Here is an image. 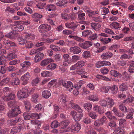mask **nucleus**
<instances>
[{
	"label": "nucleus",
	"mask_w": 134,
	"mask_h": 134,
	"mask_svg": "<svg viewBox=\"0 0 134 134\" xmlns=\"http://www.w3.org/2000/svg\"><path fill=\"white\" fill-rule=\"evenodd\" d=\"M41 75L42 76L48 77L50 76V72L46 71H43L41 73Z\"/></svg>",
	"instance_id": "680f3d73"
},
{
	"label": "nucleus",
	"mask_w": 134,
	"mask_h": 134,
	"mask_svg": "<svg viewBox=\"0 0 134 134\" xmlns=\"http://www.w3.org/2000/svg\"><path fill=\"white\" fill-rule=\"evenodd\" d=\"M54 62L53 60L51 58H48L46 59L43 60L41 63V65L42 66H44L48 64L49 63Z\"/></svg>",
	"instance_id": "6ab92c4d"
},
{
	"label": "nucleus",
	"mask_w": 134,
	"mask_h": 134,
	"mask_svg": "<svg viewBox=\"0 0 134 134\" xmlns=\"http://www.w3.org/2000/svg\"><path fill=\"white\" fill-rule=\"evenodd\" d=\"M70 52L74 54H78L80 53L82 49L77 46H75L71 47L69 49Z\"/></svg>",
	"instance_id": "2eb2a0df"
},
{
	"label": "nucleus",
	"mask_w": 134,
	"mask_h": 134,
	"mask_svg": "<svg viewBox=\"0 0 134 134\" xmlns=\"http://www.w3.org/2000/svg\"><path fill=\"white\" fill-rule=\"evenodd\" d=\"M88 99L90 100L93 102L98 101L99 100V98L98 96L96 95H92L89 97Z\"/></svg>",
	"instance_id": "2f4dec72"
},
{
	"label": "nucleus",
	"mask_w": 134,
	"mask_h": 134,
	"mask_svg": "<svg viewBox=\"0 0 134 134\" xmlns=\"http://www.w3.org/2000/svg\"><path fill=\"white\" fill-rule=\"evenodd\" d=\"M39 96L38 93H35L32 96L31 101L33 102L36 103L37 102V98Z\"/></svg>",
	"instance_id": "ea45409f"
},
{
	"label": "nucleus",
	"mask_w": 134,
	"mask_h": 134,
	"mask_svg": "<svg viewBox=\"0 0 134 134\" xmlns=\"http://www.w3.org/2000/svg\"><path fill=\"white\" fill-rule=\"evenodd\" d=\"M88 134H97L96 132L93 130V129L90 126H87L86 128Z\"/></svg>",
	"instance_id": "5701e85b"
},
{
	"label": "nucleus",
	"mask_w": 134,
	"mask_h": 134,
	"mask_svg": "<svg viewBox=\"0 0 134 134\" xmlns=\"http://www.w3.org/2000/svg\"><path fill=\"white\" fill-rule=\"evenodd\" d=\"M83 107L86 110L89 111L91 109L92 105L90 103H86L84 104Z\"/></svg>",
	"instance_id": "e433bc0d"
},
{
	"label": "nucleus",
	"mask_w": 134,
	"mask_h": 134,
	"mask_svg": "<svg viewBox=\"0 0 134 134\" xmlns=\"http://www.w3.org/2000/svg\"><path fill=\"white\" fill-rule=\"evenodd\" d=\"M82 56L84 58H87L90 57L91 55L89 51H86L83 52Z\"/></svg>",
	"instance_id": "79ce46f5"
},
{
	"label": "nucleus",
	"mask_w": 134,
	"mask_h": 134,
	"mask_svg": "<svg viewBox=\"0 0 134 134\" xmlns=\"http://www.w3.org/2000/svg\"><path fill=\"white\" fill-rule=\"evenodd\" d=\"M66 3V2L65 1L61 0L59 1L56 3V4L58 6L60 7L64 6Z\"/></svg>",
	"instance_id": "864d4df0"
},
{
	"label": "nucleus",
	"mask_w": 134,
	"mask_h": 134,
	"mask_svg": "<svg viewBox=\"0 0 134 134\" xmlns=\"http://www.w3.org/2000/svg\"><path fill=\"white\" fill-rule=\"evenodd\" d=\"M12 29L14 31H20L24 29V27L22 25L18 24L13 26Z\"/></svg>",
	"instance_id": "dca6fc26"
},
{
	"label": "nucleus",
	"mask_w": 134,
	"mask_h": 134,
	"mask_svg": "<svg viewBox=\"0 0 134 134\" xmlns=\"http://www.w3.org/2000/svg\"><path fill=\"white\" fill-rule=\"evenodd\" d=\"M83 121L85 123L87 124H90L91 122V119L88 117L84 118Z\"/></svg>",
	"instance_id": "338daca9"
},
{
	"label": "nucleus",
	"mask_w": 134,
	"mask_h": 134,
	"mask_svg": "<svg viewBox=\"0 0 134 134\" xmlns=\"http://www.w3.org/2000/svg\"><path fill=\"white\" fill-rule=\"evenodd\" d=\"M28 127V125L27 124L23 123L22 124L19 125L18 126L15 127L11 130V132L13 133H14L19 132L23 131L24 129H25L26 125Z\"/></svg>",
	"instance_id": "39448f33"
},
{
	"label": "nucleus",
	"mask_w": 134,
	"mask_h": 134,
	"mask_svg": "<svg viewBox=\"0 0 134 134\" xmlns=\"http://www.w3.org/2000/svg\"><path fill=\"white\" fill-rule=\"evenodd\" d=\"M78 16L79 18L82 21L81 22L80 21L79 23H80L82 24H83L84 25H87L88 24V23L87 22L84 21H83L85 20L84 16H85V14L81 10H79L77 13Z\"/></svg>",
	"instance_id": "423d86ee"
},
{
	"label": "nucleus",
	"mask_w": 134,
	"mask_h": 134,
	"mask_svg": "<svg viewBox=\"0 0 134 134\" xmlns=\"http://www.w3.org/2000/svg\"><path fill=\"white\" fill-rule=\"evenodd\" d=\"M40 29L39 31L42 33H44L50 30L51 26L47 24H44L41 25L39 27Z\"/></svg>",
	"instance_id": "1a4fd4ad"
},
{
	"label": "nucleus",
	"mask_w": 134,
	"mask_h": 134,
	"mask_svg": "<svg viewBox=\"0 0 134 134\" xmlns=\"http://www.w3.org/2000/svg\"><path fill=\"white\" fill-rule=\"evenodd\" d=\"M113 55L111 52H108L104 53L101 55V57L103 59H105L111 58Z\"/></svg>",
	"instance_id": "412c9836"
},
{
	"label": "nucleus",
	"mask_w": 134,
	"mask_h": 134,
	"mask_svg": "<svg viewBox=\"0 0 134 134\" xmlns=\"http://www.w3.org/2000/svg\"><path fill=\"white\" fill-rule=\"evenodd\" d=\"M24 34L25 35V37L27 39L34 40L35 38V36L32 33L29 34L27 32H24Z\"/></svg>",
	"instance_id": "bb28decb"
},
{
	"label": "nucleus",
	"mask_w": 134,
	"mask_h": 134,
	"mask_svg": "<svg viewBox=\"0 0 134 134\" xmlns=\"http://www.w3.org/2000/svg\"><path fill=\"white\" fill-rule=\"evenodd\" d=\"M111 64L110 63L109 61H99L96 64V67L97 68H99L104 65H110Z\"/></svg>",
	"instance_id": "9b49d317"
},
{
	"label": "nucleus",
	"mask_w": 134,
	"mask_h": 134,
	"mask_svg": "<svg viewBox=\"0 0 134 134\" xmlns=\"http://www.w3.org/2000/svg\"><path fill=\"white\" fill-rule=\"evenodd\" d=\"M109 26L111 29H118L121 27L120 24L116 22H113Z\"/></svg>",
	"instance_id": "4be33fe9"
},
{
	"label": "nucleus",
	"mask_w": 134,
	"mask_h": 134,
	"mask_svg": "<svg viewBox=\"0 0 134 134\" xmlns=\"http://www.w3.org/2000/svg\"><path fill=\"white\" fill-rule=\"evenodd\" d=\"M80 59V57L77 55H74L72 57V59L70 60L71 63H75Z\"/></svg>",
	"instance_id": "c03bdc74"
},
{
	"label": "nucleus",
	"mask_w": 134,
	"mask_h": 134,
	"mask_svg": "<svg viewBox=\"0 0 134 134\" xmlns=\"http://www.w3.org/2000/svg\"><path fill=\"white\" fill-rule=\"evenodd\" d=\"M86 12L87 13L88 16L89 17L92 16L93 15H95L96 14H98V11L96 12L90 10H87Z\"/></svg>",
	"instance_id": "a18cd8bd"
},
{
	"label": "nucleus",
	"mask_w": 134,
	"mask_h": 134,
	"mask_svg": "<svg viewBox=\"0 0 134 134\" xmlns=\"http://www.w3.org/2000/svg\"><path fill=\"white\" fill-rule=\"evenodd\" d=\"M69 122L68 120H65L62 121L60 123H59V126L60 127V132L61 133H63L69 131V129L67 130L65 129L69 124Z\"/></svg>",
	"instance_id": "20e7f679"
},
{
	"label": "nucleus",
	"mask_w": 134,
	"mask_h": 134,
	"mask_svg": "<svg viewBox=\"0 0 134 134\" xmlns=\"http://www.w3.org/2000/svg\"><path fill=\"white\" fill-rule=\"evenodd\" d=\"M99 122L101 125H102L107 122V120L106 117L103 116L100 119Z\"/></svg>",
	"instance_id": "3c124183"
},
{
	"label": "nucleus",
	"mask_w": 134,
	"mask_h": 134,
	"mask_svg": "<svg viewBox=\"0 0 134 134\" xmlns=\"http://www.w3.org/2000/svg\"><path fill=\"white\" fill-rule=\"evenodd\" d=\"M113 134H125L124 131L122 129L114 130Z\"/></svg>",
	"instance_id": "bf43d9fd"
},
{
	"label": "nucleus",
	"mask_w": 134,
	"mask_h": 134,
	"mask_svg": "<svg viewBox=\"0 0 134 134\" xmlns=\"http://www.w3.org/2000/svg\"><path fill=\"white\" fill-rule=\"evenodd\" d=\"M119 123L121 127L122 128L125 127L124 125L126 123L125 120L124 119H121L119 120Z\"/></svg>",
	"instance_id": "58836bf2"
},
{
	"label": "nucleus",
	"mask_w": 134,
	"mask_h": 134,
	"mask_svg": "<svg viewBox=\"0 0 134 134\" xmlns=\"http://www.w3.org/2000/svg\"><path fill=\"white\" fill-rule=\"evenodd\" d=\"M16 14L17 15L20 16H25L26 18H29V15L24 12H23L21 11H19L16 12Z\"/></svg>",
	"instance_id": "f704fd0d"
},
{
	"label": "nucleus",
	"mask_w": 134,
	"mask_h": 134,
	"mask_svg": "<svg viewBox=\"0 0 134 134\" xmlns=\"http://www.w3.org/2000/svg\"><path fill=\"white\" fill-rule=\"evenodd\" d=\"M18 40L19 44L21 45L25 44L26 41V40L20 37L18 38Z\"/></svg>",
	"instance_id": "13d9d810"
},
{
	"label": "nucleus",
	"mask_w": 134,
	"mask_h": 134,
	"mask_svg": "<svg viewBox=\"0 0 134 134\" xmlns=\"http://www.w3.org/2000/svg\"><path fill=\"white\" fill-rule=\"evenodd\" d=\"M81 128L80 124L77 122L75 124L72 125L71 127L69 129V131H71L73 132H77L80 130Z\"/></svg>",
	"instance_id": "6e6552de"
},
{
	"label": "nucleus",
	"mask_w": 134,
	"mask_h": 134,
	"mask_svg": "<svg viewBox=\"0 0 134 134\" xmlns=\"http://www.w3.org/2000/svg\"><path fill=\"white\" fill-rule=\"evenodd\" d=\"M66 27L68 28L72 29L74 31L75 30L78 26V25L74 22L71 23L67 22L65 24Z\"/></svg>",
	"instance_id": "4468645a"
},
{
	"label": "nucleus",
	"mask_w": 134,
	"mask_h": 134,
	"mask_svg": "<svg viewBox=\"0 0 134 134\" xmlns=\"http://www.w3.org/2000/svg\"><path fill=\"white\" fill-rule=\"evenodd\" d=\"M23 115L25 120L30 119L31 118V114L27 112L24 113Z\"/></svg>",
	"instance_id": "774afa93"
},
{
	"label": "nucleus",
	"mask_w": 134,
	"mask_h": 134,
	"mask_svg": "<svg viewBox=\"0 0 134 134\" xmlns=\"http://www.w3.org/2000/svg\"><path fill=\"white\" fill-rule=\"evenodd\" d=\"M85 63L83 60H80L78 61L75 64L72 66L70 68V70H73L76 69L80 68L85 65Z\"/></svg>",
	"instance_id": "0eeeda50"
},
{
	"label": "nucleus",
	"mask_w": 134,
	"mask_h": 134,
	"mask_svg": "<svg viewBox=\"0 0 134 134\" xmlns=\"http://www.w3.org/2000/svg\"><path fill=\"white\" fill-rule=\"evenodd\" d=\"M46 4L44 3H39L36 5L37 7L40 9H43L44 8Z\"/></svg>",
	"instance_id": "e2e57ef3"
},
{
	"label": "nucleus",
	"mask_w": 134,
	"mask_h": 134,
	"mask_svg": "<svg viewBox=\"0 0 134 134\" xmlns=\"http://www.w3.org/2000/svg\"><path fill=\"white\" fill-rule=\"evenodd\" d=\"M100 41L103 44H106L111 42V39L110 38H104L101 39Z\"/></svg>",
	"instance_id": "7c9ffc66"
},
{
	"label": "nucleus",
	"mask_w": 134,
	"mask_h": 134,
	"mask_svg": "<svg viewBox=\"0 0 134 134\" xmlns=\"http://www.w3.org/2000/svg\"><path fill=\"white\" fill-rule=\"evenodd\" d=\"M6 57L8 60H10L15 58L16 55L14 53H12L8 54Z\"/></svg>",
	"instance_id": "473e14b6"
},
{
	"label": "nucleus",
	"mask_w": 134,
	"mask_h": 134,
	"mask_svg": "<svg viewBox=\"0 0 134 134\" xmlns=\"http://www.w3.org/2000/svg\"><path fill=\"white\" fill-rule=\"evenodd\" d=\"M65 87L67 90L70 91L74 88L73 84H62Z\"/></svg>",
	"instance_id": "09e8293b"
},
{
	"label": "nucleus",
	"mask_w": 134,
	"mask_h": 134,
	"mask_svg": "<svg viewBox=\"0 0 134 134\" xmlns=\"http://www.w3.org/2000/svg\"><path fill=\"white\" fill-rule=\"evenodd\" d=\"M41 115V114H37L36 113H32L31 114V118L38 119L40 118V117Z\"/></svg>",
	"instance_id": "c9c22d12"
},
{
	"label": "nucleus",
	"mask_w": 134,
	"mask_h": 134,
	"mask_svg": "<svg viewBox=\"0 0 134 134\" xmlns=\"http://www.w3.org/2000/svg\"><path fill=\"white\" fill-rule=\"evenodd\" d=\"M92 32L91 30H85L82 32V35L84 37L87 36H88L91 35Z\"/></svg>",
	"instance_id": "603ef678"
},
{
	"label": "nucleus",
	"mask_w": 134,
	"mask_h": 134,
	"mask_svg": "<svg viewBox=\"0 0 134 134\" xmlns=\"http://www.w3.org/2000/svg\"><path fill=\"white\" fill-rule=\"evenodd\" d=\"M15 95L13 93H10L7 96H3V98L4 101L9 100H13L15 98Z\"/></svg>",
	"instance_id": "b1692460"
},
{
	"label": "nucleus",
	"mask_w": 134,
	"mask_h": 134,
	"mask_svg": "<svg viewBox=\"0 0 134 134\" xmlns=\"http://www.w3.org/2000/svg\"><path fill=\"white\" fill-rule=\"evenodd\" d=\"M29 96L28 88L27 87L22 88L17 93L18 97L20 98H26Z\"/></svg>",
	"instance_id": "f03ea898"
},
{
	"label": "nucleus",
	"mask_w": 134,
	"mask_h": 134,
	"mask_svg": "<svg viewBox=\"0 0 134 134\" xmlns=\"http://www.w3.org/2000/svg\"><path fill=\"white\" fill-rule=\"evenodd\" d=\"M5 45L10 47L16 46V44L15 42L11 41L9 40H7L5 42Z\"/></svg>",
	"instance_id": "c756f323"
},
{
	"label": "nucleus",
	"mask_w": 134,
	"mask_h": 134,
	"mask_svg": "<svg viewBox=\"0 0 134 134\" xmlns=\"http://www.w3.org/2000/svg\"><path fill=\"white\" fill-rule=\"evenodd\" d=\"M42 96L45 98H48L51 96V93L48 90H45L42 93Z\"/></svg>",
	"instance_id": "cd10ccee"
},
{
	"label": "nucleus",
	"mask_w": 134,
	"mask_h": 134,
	"mask_svg": "<svg viewBox=\"0 0 134 134\" xmlns=\"http://www.w3.org/2000/svg\"><path fill=\"white\" fill-rule=\"evenodd\" d=\"M59 126V124L57 121H54L51 124V127L53 128H55Z\"/></svg>",
	"instance_id": "5fc2aeb1"
},
{
	"label": "nucleus",
	"mask_w": 134,
	"mask_h": 134,
	"mask_svg": "<svg viewBox=\"0 0 134 134\" xmlns=\"http://www.w3.org/2000/svg\"><path fill=\"white\" fill-rule=\"evenodd\" d=\"M89 116L93 119H96L97 117L96 114L94 112H90L88 114Z\"/></svg>",
	"instance_id": "8fccbe9b"
},
{
	"label": "nucleus",
	"mask_w": 134,
	"mask_h": 134,
	"mask_svg": "<svg viewBox=\"0 0 134 134\" xmlns=\"http://www.w3.org/2000/svg\"><path fill=\"white\" fill-rule=\"evenodd\" d=\"M87 73L83 70L82 69H81L79 70L76 71H75L74 74L76 75H80L81 74H87Z\"/></svg>",
	"instance_id": "49530a36"
},
{
	"label": "nucleus",
	"mask_w": 134,
	"mask_h": 134,
	"mask_svg": "<svg viewBox=\"0 0 134 134\" xmlns=\"http://www.w3.org/2000/svg\"><path fill=\"white\" fill-rule=\"evenodd\" d=\"M29 74L27 72L26 74L23 75L21 77L22 80L23 81H27L30 77Z\"/></svg>",
	"instance_id": "a19ab883"
},
{
	"label": "nucleus",
	"mask_w": 134,
	"mask_h": 134,
	"mask_svg": "<svg viewBox=\"0 0 134 134\" xmlns=\"http://www.w3.org/2000/svg\"><path fill=\"white\" fill-rule=\"evenodd\" d=\"M31 64V63L28 61H25L21 64V65L22 68L20 70V71H26L27 70V68Z\"/></svg>",
	"instance_id": "ddd939ff"
},
{
	"label": "nucleus",
	"mask_w": 134,
	"mask_h": 134,
	"mask_svg": "<svg viewBox=\"0 0 134 134\" xmlns=\"http://www.w3.org/2000/svg\"><path fill=\"white\" fill-rule=\"evenodd\" d=\"M49 47L52 50L56 52L59 51L60 49L59 47L58 46L53 44L50 45Z\"/></svg>",
	"instance_id": "4d7b16f0"
},
{
	"label": "nucleus",
	"mask_w": 134,
	"mask_h": 134,
	"mask_svg": "<svg viewBox=\"0 0 134 134\" xmlns=\"http://www.w3.org/2000/svg\"><path fill=\"white\" fill-rule=\"evenodd\" d=\"M43 54L41 52H39L36 54L35 57V61L36 62H37L40 61L43 57Z\"/></svg>",
	"instance_id": "aec40b11"
},
{
	"label": "nucleus",
	"mask_w": 134,
	"mask_h": 134,
	"mask_svg": "<svg viewBox=\"0 0 134 134\" xmlns=\"http://www.w3.org/2000/svg\"><path fill=\"white\" fill-rule=\"evenodd\" d=\"M42 17L43 15L42 14L38 13H35L31 15V17L35 22H37L40 20Z\"/></svg>",
	"instance_id": "f8f14e48"
},
{
	"label": "nucleus",
	"mask_w": 134,
	"mask_h": 134,
	"mask_svg": "<svg viewBox=\"0 0 134 134\" xmlns=\"http://www.w3.org/2000/svg\"><path fill=\"white\" fill-rule=\"evenodd\" d=\"M99 103L102 106L105 107L107 106V102L105 99H101L99 101Z\"/></svg>",
	"instance_id": "0e129e2a"
},
{
	"label": "nucleus",
	"mask_w": 134,
	"mask_h": 134,
	"mask_svg": "<svg viewBox=\"0 0 134 134\" xmlns=\"http://www.w3.org/2000/svg\"><path fill=\"white\" fill-rule=\"evenodd\" d=\"M128 64V71L130 73H134V61H130Z\"/></svg>",
	"instance_id": "a211bd4d"
},
{
	"label": "nucleus",
	"mask_w": 134,
	"mask_h": 134,
	"mask_svg": "<svg viewBox=\"0 0 134 134\" xmlns=\"http://www.w3.org/2000/svg\"><path fill=\"white\" fill-rule=\"evenodd\" d=\"M6 57L4 56L0 57V65H5L6 62Z\"/></svg>",
	"instance_id": "72a5a7b5"
},
{
	"label": "nucleus",
	"mask_w": 134,
	"mask_h": 134,
	"mask_svg": "<svg viewBox=\"0 0 134 134\" xmlns=\"http://www.w3.org/2000/svg\"><path fill=\"white\" fill-rule=\"evenodd\" d=\"M111 75L115 77H120L121 76V74L115 70H111L110 71Z\"/></svg>",
	"instance_id": "393cba45"
},
{
	"label": "nucleus",
	"mask_w": 134,
	"mask_h": 134,
	"mask_svg": "<svg viewBox=\"0 0 134 134\" xmlns=\"http://www.w3.org/2000/svg\"><path fill=\"white\" fill-rule=\"evenodd\" d=\"M110 88L111 87L109 86L104 87L101 88V91L105 93H106L108 92Z\"/></svg>",
	"instance_id": "6e6d98bb"
},
{
	"label": "nucleus",
	"mask_w": 134,
	"mask_h": 134,
	"mask_svg": "<svg viewBox=\"0 0 134 134\" xmlns=\"http://www.w3.org/2000/svg\"><path fill=\"white\" fill-rule=\"evenodd\" d=\"M98 36L96 33H94L92 34L91 35L89 36V39L90 40L92 41L94 40L97 39Z\"/></svg>",
	"instance_id": "052dcab7"
},
{
	"label": "nucleus",
	"mask_w": 134,
	"mask_h": 134,
	"mask_svg": "<svg viewBox=\"0 0 134 134\" xmlns=\"http://www.w3.org/2000/svg\"><path fill=\"white\" fill-rule=\"evenodd\" d=\"M69 104L72 108L75 110L79 113V114L77 113L74 119L76 121H80L83 116V114L82 113L83 110L81 109L79 105L74 103L72 100L70 102Z\"/></svg>",
	"instance_id": "f257e3e1"
},
{
	"label": "nucleus",
	"mask_w": 134,
	"mask_h": 134,
	"mask_svg": "<svg viewBox=\"0 0 134 134\" xmlns=\"http://www.w3.org/2000/svg\"><path fill=\"white\" fill-rule=\"evenodd\" d=\"M122 76L126 81H127L129 80L130 76L125 71L123 73Z\"/></svg>",
	"instance_id": "69168bd1"
},
{
	"label": "nucleus",
	"mask_w": 134,
	"mask_h": 134,
	"mask_svg": "<svg viewBox=\"0 0 134 134\" xmlns=\"http://www.w3.org/2000/svg\"><path fill=\"white\" fill-rule=\"evenodd\" d=\"M92 45V43L90 41H86L79 44V46L83 49H87Z\"/></svg>",
	"instance_id": "9d476101"
},
{
	"label": "nucleus",
	"mask_w": 134,
	"mask_h": 134,
	"mask_svg": "<svg viewBox=\"0 0 134 134\" xmlns=\"http://www.w3.org/2000/svg\"><path fill=\"white\" fill-rule=\"evenodd\" d=\"M56 65L53 63H51L49 64L46 67L47 70H54L56 68Z\"/></svg>",
	"instance_id": "4c0bfd02"
},
{
	"label": "nucleus",
	"mask_w": 134,
	"mask_h": 134,
	"mask_svg": "<svg viewBox=\"0 0 134 134\" xmlns=\"http://www.w3.org/2000/svg\"><path fill=\"white\" fill-rule=\"evenodd\" d=\"M66 82H67V84H72V83L70 81H65L63 80L61 78H59L58 80L57 83L58 84H66Z\"/></svg>",
	"instance_id": "37998d69"
},
{
	"label": "nucleus",
	"mask_w": 134,
	"mask_h": 134,
	"mask_svg": "<svg viewBox=\"0 0 134 134\" xmlns=\"http://www.w3.org/2000/svg\"><path fill=\"white\" fill-rule=\"evenodd\" d=\"M90 26L91 28L96 31H99L101 27L100 25L98 23H90Z\"/></svg>",
	"instance_id": "f3484780"
},
{
	"label": "nucleus",
	"mask_w": 134,
	"mask_h": 134,
	"mask_svg": "<svg viewBox=\"0 0 134 134\" xmlns=\"http://www.w3.org/2000/svg\"><path fill=\"white\" fill-rule=\"evenodd\" d=\"M60 102L63 103H65L67 102L66 99V96L64 94H62L59 98Z\"/></svg>",
	"instance_id": "de8ad7c7"
},
{
	"label": "nucleus",
	"mask_w": 134,
	"mask_h": 134,
	"mask_svg": "<svg viewBox=\"0 0 134 134\" xmlns=\"http://www.w3.org/2000/svg\"><path fill=\"white\" fill-rule=\"evenodd\" d=\"M21 113V111L18 106H16L11 110L9 111L8 113V116L10 117H13L17 116Z\"/></svg>",
	"instance_id": "7ed1b4c3"
},
{
	"label": "nucleus",
	"mask_w": 134,
	"mask_h": 134,
	"mask_svg": "<svg viewBox=\"0 0 134 134\" xmlns=\"http://www.w3.org/2000/svg\"><path fill=\"white\" fill-rule=\"evenodd\" d=\"M55 7L54 4H48L46 6V9L47 12L54 11L55 9Z\"/></svg>",
	"instance_id": "a878e982"
},
{
	"label": "nucleus",
	"mask_w": 134,
	"mask_h": 134,
	"mask_svg": "<svg viewBox=\"0 0 134 134\" xmlns=\"http://www.w3.org/2000/svg\"><path fill=\"white\" fill-rule=\"evenodd\" d=\"M93 109L100 114H102L104 113L103 110L98 105L95 106L93 108Z\"/></svg>",
	"instance_id": "c85d7f7f"
}]
</instances>
